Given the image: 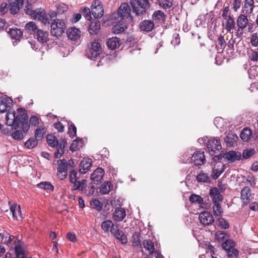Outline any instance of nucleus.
Wrapping results in <instances>:
<instances>
[{"label": "nucleus", "mask_w": 258, "mask_h": 258, "mask_svg": "<svg viewBox=\"0 0 258 258\" xmlns=\"http://www.w3.org/2000/svg\"><path fill=\"white\" fill-rule=\"evenodd\" d=\"M28 116L26 110L22 108H19L17 112L8 111L6 115V124L16 130L21 126L23 132L27 133L30 129V125L28 122Z\"/></svg>", "instance_id": "1"}, {"label": "nucleus", "mask_w": 258, "mask_h": 258, "mask_svg": "<svg viewBox=\"0 0 258 258\" xmlns=\"http://www.w3.org/2000/svg\"><path fill=\"white\" fill-rule=\"evenodd\" d=\"M133 11L137 15L144 14L148 8L149 3L148 0H132L130 2Z\"/></svg>", "instance_id": "2"}, {"label": "nucleus", "mask_w": 258, "mask_h": 258, "mask_svg": "<svg viewBox=\"0 0 258 258\" xmlns=\"http://www.w3.org/2000/svg\"><path fill=\"white\" fill-rule=\"evenodd\" d=\"M56 17V13L55 12H50L48 14L46 13L44 11H40L36 10L35 14L34 15V18L38 19L44 24H49L50 21H53V19Z\"/></svg>", "instance_id": "3"}, {"label": "nucleus", "mask_w": 258, "mask_h": 258, "mask_svg": "<svg viewBox=\"0 0 258 258\" xmlns=\"http://www.w3.org/2000/svg\"><path fill=\"white\" fill-rule=\"evenodd\" d=\"M65 28L66 25L64 21L58 19L51 23L50 33L52 35L57 37L62 34Z\"/></svg>", "instance_id": "4"}, {"label": "nucleus", "mask_w": 258, "mask_h": 258, "mask_svg": "<svg viewBox=\"0 0 258 258\" xmlns=\"http://www.w3.org/2000/svg\"><path fill=\"white\" fill-rule=\"evenodd\" d=\"M235 242L231 240H226L225 242L222 243V248L226 251L227 255L229 257L236 256L239 253L238 249L235 248Z\"/></svg>", "instance_id": "5"}, {"label": "nucleus", "mask_w": 258, "mask_h": 258, "mask_svg": "<svg viewBox=\"0 0 258 258\" xmlns=\"http://www.w3.org/2000/svg\"><path fill=\"white\" fill-rule=\"evenodd\" d=\"M101 47L100 43L96 41H93L91 45V47L87 51L86 55L91 59L96 58L100 54Z\"/></svg>", "instance_id": "6"}, {"label": "nucleus", "mask_w": 258, "mask_h": 258, "mask_svg": "<svg viewBox=\"0 0 258 258\" xmlns=\"http://www.w3.org/2000/svg\"><path fill=\"white\" fill-rule=\"evenodd\" d=\"M207 147L211 154H214L216 151H219L222 148L220 140L214 137L209 139L207 143Z\"/></svg>", "instance_id": "7"}, {"label": "nucleus", "mask_w": 258, "mask_h": 258, "mask_svg": "<svg viewBox=\"0 0 258 258\" xmlns=\"http://www.w3.org/2000/svg\"><path fill=\"white\" fill-rule=\"evenodd\" d=\"M57 164V175L60 180H63L67 175L68 164L65 159L58 160Z\"/></svg>", "instance_id": "8"}, {"label": "nucleus", "mask_w": 258, "mask_h": 258, "mask_svg": "<svg viewBox=\"0 0 258 258\" xmlns=\"http://www.w3.org/2000/svg\"><path fill=\"white\" fill-rule=\"evenodd\" d=\"M91 13L93 16L96 19L102 17L104 14L103 6L99 1H95L92 5Z\"/></svg>", "instance_id": "9"}, {"label": "nucleus", "mask_w": 258, "mask_h": 258, "mask_svg": "<svg viewBox=\"0 0 258 258\" xmlns=\"http://www.w3.org/2000/svg\"><path fill=\"white\" fill-rule=\"evenodd\" d=\"M206 161L204 152L202 151H196L192 155L189 161L194 162L197 166L202 165Z\"/></svg>", "instance_id": "10"}, {"label": "nucleus", "mask_w": 258, "mask_h": 258, "mask_svg": "<svg viewBox=\"0 0 258 258\" xmlns=\"http://www.w3.org/2000/svg\"><path fill=\"white\" fill-rule=\"evenodd\" d=\"M200 223L204 226L211 225L214 221L212 214L208 211H204L201 213L199 217Z\"/></svg>", "instance_id": "11"}, {"label": "nucleus", "mask_w": 258, "mask_h": 258, "mask_svg": "<svg viewBox=\"0 0 258 258\" xmlns=\"http://www.w3.org/2000/svg\"><path fill=\"white\" fill-rule=\"evenodd\" d=\"M236 23L238 27L237 31H243L249 24L247 15L244 14H240L237 18Z\"/></svg>", "instance_id": "12"}, {"label": "nucleus", "mask_w": 258, "mask_h": 258, "mask_svg": "<svg viewBox=\"0 0 258 258\" xmlns=\"http://www.w3.org/2000/svg\"><path fill=\"white\" fill-rule=\"evenodd\" d=\"M224 158L230 163L240 160L241 158L240 152L235 151H230L226 152L223 155Z\"/></svg>", "instance_id": "13"}, {"label": "nucleus", "mask_w": 258, "mask_h": 258, "mask_svg": "<svg viewBox=\"0 0 258 258\" xmlns=\"http://www.w3.org/2000/svg\"><path fill=\"white\" fill-rule=\"evenodd\" d=\"M241 199L244 205H247L252 200L251 190L248 186H244L241 190Z\"/></svg>", "instance_id": "14"}, {"label": "nucleus", "mask_w": 258, "mask_h": 258, "mask_svg": "<svg viewBox=\"0 0 258 258\" xmlns=\"http://www.w3.org/2000/svg\"><path fill=\"white\" fill-rule=\"evenodd\" d=\"M118 15L122 19L128 18L131 15V8L127 3H122L118 10Z\"/></svg>", "instance_id": "15"}, {"label": "nucleus", "mask_w": 258, "mask_h": 258, "mask_svg": "<svg viewBox=\"0 0 258 258\" xmlns=\"http://www.w3.org/2000/svg\"><path fill=\"white\" fill-rule=\"evenodd\" d=\"M67 33L68 38L74 41L79 40L81 36L80 30L76 28H69Z\"/></svg>", "instance_id": "16"}, {"label": "nucleus", "mask_w": 258, "mask_h": 258, "mask_svg": "<svg viewBox=\"0 0 258 258\" xmlns=\"http://www.w3.org/2000/svg\"><path fill=\"white\" fill-rule=\"evenodd\" d=\"M210 196L212 199L213 204L219 203L223 201V196L216 187H213L210 189Z\"/></svg>", "instance_id": "17"}, {"label": "nucleus", "mask_w": 258, "mask_h": 258, "mask_svg": "<svg viewBox=\"0 0 258 258\" xmlns=\"http://www.w3.org/2000/svg\"><path fill=\"white\" fill-rule=\"evenodd\" d=\"M166 16L164 13L160 10L155 11L152 15V18L156 23L161 24L164 22Z\"/></svg>", "instance_id": "18"}, {"label": "nucleus", "mask_w": 258, "mask_h": 258, "mask_svg": "<svg viewBox=\"0 0 258 258\" xmlns=\"http://www.w3.org/2000/svg\"><path fill=\"white\" fill-rule=\"evenodd\" d=\"M92 166V160L90 158L82 160L80 164L79 171L85 174L89 171Z\"/></svg>", "instance_id": "19"}, {"label": "nucleus", "mask_w": 258, "mask_h": 258, "mask_svg": "<svg viewBox=\"0 0 258 258\" xmlns=\"http://www.w3.org/2000/svg\"><path fill=\"white\" fill-rule=\"evenodd\" d=\"M155 27L153 21L145 20L140 23V28L142 31L149 32L151 31Z\"/></svg>", "instance_id": "20"}, {"label": "nucleus", "mask_w": 258, "mask_h": 258, "mask_svg": "<svg viewBox=\"0 0 258 258\" xmlns=\"http://www.w3.org/2000/svg\"><path fill=\"white\" fill-rule=\"evenodd\" d=\"M126 214L124 209L117 208L113 214V219L116 221H121L125 217Z\"/></svg>", "instance_id": "21"}, {"label": "nucleus", "mask_w": 258, "mask_h": 258, "mask_svg": "<svg viewBox=\"0 0 258 258\" xmlns=\"http://www.w3.org/2000/svg\"><path fill=\"white\" fill-rule=\"evenodd\" d=\"M120 44V40L117 37L110 38L107 39L106 42L107 47L111 50H114L118 48Z\"/></svg>", "instance_id": "22"}, {"label": "nucleus", "mask_w": 258, "mask_h": 258, "mask_svg": "<svg viewBox=\"0 0 258 258\" xmlns=\"http://www.w3.org/2000/svg\"><path fill=\"white\" fill-rule=\"evenodd\" d=\"M111 233L112 234L114 237L119 240L122 244H125L127 242V238L123 232L117 228V226L114 229H112L111 231Z\"/></svg>", "instance_id": "23"}, {"label": "nucleus", "mask_w": 258, "mask_h": 258, "mask_svg": "<svg viewBox=\"0 0 258 258\" xmlns=\"http://www.w3.org/2000/svg\"><path fill=\"white\" fill-rule=\"evenodd\" d=\"M254 8V0H245L242 12L244 13V14L250 15L253 12Z\"/></svg>", "instance_id": "24"}, {"label": "nucleus", "mask_w": 258, "mask_h": 258, "mask_svg": "<svg viewBox=\"0 0 258 258\" xmlns=\"http://www.w3.org/2000/svg\"><path fill=\"white\" fill-rule=\"evenodd\" d=\"M104 174V170L102 168L98 167L91 174V179L94 182L99 181L103 178Z\"/></svg>", "instance_id": "25"}, {"label": "nucleus", "mask_w": 258, "mask_h": 258, "mask_svg": "<svg viewBox=\"0 0 258 258\" xmlns=\"http://www.w3.org/2000/svg\"><path fill=\"white\" fill-rule=\"evenodd\" d=\"M67 141L65 139L61 140V142L58 145L57 147L56 151L54 152V157L56 158H58L63 154L64 152V148L67 145Z\"/></svg>", "instance_id": "26"}, {"label": "nucleus", "mask_w": 258, "mask_h": 258, "mask_svg": "<svg viewBox=\"0 0 258 258\" xmlns=\"http://www.w3.org/2000/svg\"><path fill=\"white\" fill-rule=\"evenodd\" d=\"M36 37L38 41L42 43H46L48 40V33L42 30H37Z\"/></svg>", "instance_id": "27"}, {"label": "nucleus", "mask_w": 258, "mask_h": 258, "mask_svg": "<svg viewBox=\"0 0 258 258\" xmlns=\"http://www.w3.org/2000/svg\"><path fill=\"white\" fill-rule=\"evenodd\" d=\"M100 29V22L98 20L92 22L89 26V31L91 34L95 35L97 34Z\"/></svg>", "instance_id": "28"}, {"label": "nucleus", "mask_w": 258, "mask_h": 258, "mask_svg": "<svg viewBox=\"0 0 258 258\" xmlns=\"http://www.w3.org/2000/svg\"><path fill=\"white\" fill-rule=\"evenodd\" d=\"M237 139L238 137L235 134L229 132L225 139V142L227 146L231 147L236 142Z\"/></svg>", "instance_id": "29"}, {"label": "nucleus", "mask_w": 258, "mask_h": 258, "mask_svg": "<svg viewBox=\"0 0 258 258\" xmlns=\"http://www.w3.org/2000/svg\"><path fill=\"white\" fill-rule=\"evenodd\" d=\"M25 28L27 33L30 34H36L37 30H39L38 26L34 22H29L27 23L25 25Z\"/></svg>", "instance_id": "30"}, {"label": "nucleus", "mask_w": 258, "mask_h": 258, "mask_svg": "<svg viewBox=\"0 0 258 258\" xmlns=\"http://www.w3.org/2000/svg\"><path fill=\"white\" fill-rule=\"evenodd\" d=\"M10 210L14 218H15L17 220H21L22 219V214L20 206L17 207L16 205H12Z\"/></svg>", "instance_id": "31"}, {"label": "nucleus", "mask_w": 258, "mask_h": 258, "mask_svg": "<svg viewBox=\"0 0 258 258\" xmlns=\"http://www.w3.org/2000/svg\"><path fill=\"white\" fill-rule=\"evenodd\" d=\"M143 245L149 254H152L154 252L155 245L150 239L145 240L143 242Z\"/></svg>", "instance_id": "32"}, {"label": "nucleus", "mask_w": 258, "mask_h": 258, "mask_svg": "<svg viewBox=\"0 0 258 258\" xmlns=\"http://www.w3.org/2000/svg\"><path fill=\"white\" fill-rule=\"evenodd\" d=\"M72 183H73V186L72 188L73 190H80L83 191L86 188L87 181L85 179H82L81 181L77 180L76 182Z\"/></svg>", "instance_id": "33"}, {"label": "nucleus", "mask_w": 258, "mask_h": 258, "mask_svg": "<svg viewBox=\"0 0 258 258\" xmlns=\"http://www.w3.org/2000/svg\"><path fill=\"white\" fill-rule=\"evenodd\" d=\"M101 227L102 229L105 232H110L112 229H114L115 228L114 224L111 220H105L104 221L101 225Z\"/></svg>", "instance_id": "34"}, {"label": "nucleus", "mask_w": 258, "mask_h": 258, "mask_svg": "<svg viewBox=\"0 0 258 258\" xmlns=\"http://www.w3.org/2000/svg\"><path fill=\"white\" fill-rule=\"evenodd\" d=\"M251 130L247 127H245L242 130L240 137L243 141L248 142L251 139Z\"/></svg>", "instance_id": "35"}, {"label": "nucleus", "mask_w": 258, "mask_h": 258, "mask_svg": "<svg viewBox=\"0 0 258 258\" xmlns=\"http://www.w3.org/2000/svg\"><path fill=\"white\" fill-rule=\"evenodd\" d=\"M8 33L12 39L19 40L23 35L22 31L18 28L10 29Z\"/></svg>", "instance_id": "36"}, {"label": "nucleus", "mask_w": 258, "mask_h": 258, "mask_svg": "<svg viewBox=\"0 0 258 258\" xmlns=\"http://www.w3.org/2000/svg\"><path fill=\"white\" fill-rule=\"evenodd\" d=\"M15 251L16 258H25V253L23 247L19 243V241L17 243L15 242Z\"/></svg>", "instance_id": "37"}, {"label": "nucleus", "mask_w": 258, "mask_h": 258, "mask_svg": "<svg viewBox=\"0 0 258 258\" xmlns=\"http://www.w3.org/2000/svg\"><path fill=\"white\" fill-rule=\"evenodd\" d=\"M225 20L226 21L225 28L227 32H230L235 26V22L234 19L232 16H229V18H227V19Z\"/></svg>", "instance_id": "38"}, {"label": "nucleus", "mask_w": 258, "mask_h": 258, "mask_svg": "<svg viewBox=\"0 0 258 258\" xmlns=\"http://www.w3.org/2000/svg\"><path fill=\"white\" fill-rule=\"evenodd\" d=\"M46 140L49 146L52 147L57 146L59 144L56 138L52 135H47L46 136Z\"/></svg>", "instance_id": "39"}, {"label": "nucleus", "mask_w": 258, "mask_h": 258, "mask_svg": "<svg viewBox=\"0 0 258 258\" xmlns=\"http://www.w3.org/2000/svg\"><path fill=\"white\" fill-rule=\"evenodd\" d=\"M112 188V185L110 182H105L102 184L100 189V192L102 194H108Z\"/></svg>", "instance_id": "40"}, {"label": "nucleus", "mask_w": 258, "mask_h": 258, "mask_svg": "<svg viewBox=\"0 0 258 258\" xmlns=\"http://www.w3.org/2000/svg\"><path fill=\"white\" fill-rule=\"evenodd\" d=\"M45 133L46 131L45 127H42L37 128L35 131V139L37 141L41 140L43 138Z\"/></svg>", "instance_id": "41"}, {"label": "nucleus", "mask_w": 258, "mask_h": 258, "mask_svg": "<svg viewBox=\"0 0 258 258\" xmlns=\"http://www.w3.org/2000/svg\"><path fill=\"white\" fill-rule=\"evenodd\" d=\"M213 209L214 215L215 216H221L223 212V210L220 205V203L213 204Z\"/></svg>", "instance_id": "42"}, {"label": "nucleus", "mask_w": 258, "mask_h": 258, "mask_svg": "<svg viewBox=\"0 0 258 258\" xmlns=\"http://www.w3.org/2000/svg\"><path fill=\"white\" fill-rule=\"evenodd\" d=\"M38 186L48 191H53L54 189V186L49 182H41L38 184Z\"/></svg>", "instance_id": "43"}, {"label": "nucleus", "mask_w": 258, "mask_h": 258, "mask_svg": "<svg viewBox=\"0 0 258 258\" xmlns=\"http://www.w3.org/2000/svg\"><path fill=\"white\" fill-rule=\"evenodd\" d=\"M217 43V47L218 48V50H219V47L220 46V49L221 50V51H222L226 45V43L224 40L223 36L220 35L218 36Z\"/></svg>", "instance_id": "44"}, {"label": "nucleus", "mask_w": 258, "mask_h": 258, "mask_svg": "<svg viewBox=\"0 0 258 258\" xmlns=\"http://www.w3.org/2000/svg\"><path fill=\"white\" fill-rule=\"evenodd\" d=\"M125 27L123 24H116L112 28V31L114 34H119L124 31Z\"/></svg>", "instance_id": "45"}, {"label": "nucleus", "mask_w": 258, "mask_h": 258, "mask_svg": "<svg viewBox=\"0 0 258 258\" xmlns=\"http://www.w3.org/2000/svg\"><path fill=\"white\" fill-rule=\"evenodd\" d=\"M160 7L164 9H168L171 8L173 5L172 0H158Z\"/></svg>", "instance_id": "46"}, {"label": "nucleus", "mask_w": 258, "mask_h": 258, "mask_svg": "<svg viewBox=\"0 0 258 258\" xmlns=\"http://www.w3.org/2000/svg\"><path fill=\"white\" fill-rule=\"evenodd\" d=\"M199 182H208L210 181V178L208 175L201 171L196 177Z\"/></svg>", "instance_id": "47"}, {"label": "nucleus", "mask_w": 258, "mask_h": 258, "mask_svg": "<svg viewBox=\"0 0 258 258\" xmlns=\"http://www.w3.org/2000/svg\"><path fill=\"white\" fill-rule=\"evenodd\" d=\"M189 201L193 203H198L199 204H202L204 202L203 199L200 196L192 194L189 197Z\"/></svg>", "instance_id": "48"}, {"label": "nucleus", "mask_w": 258, "mask_h": 258, "mask_svg": "<svg viewBox=\"0 0 258 258\" xmlns=\"http://www.w3.org/2000/svg\"><path fill=\"white\" fill-rule=\"evenodd\" d=\"M38 144V141L35 138H30L25 143V146L29 149H32Z\"/></svg>", "instance_id": "49"}, {"label": "nucleus", "mask_w": 258, "mask_h": 258, "mask_svg": "<svg viewBox=\"0 0 258 258\" xmlns=\"http://www.w3.org/2000/svg\"><path fill=\"white\" fill-rule=\"evenodd\" d=\"M90 205L93 208L96 209L98 211H101L102 209V204L97 199L92 200L90 202Z\"/></svg>", "instance_id": "50"}, {"label": "nucleus", "mask_w": 258, "mask_h": 258, "mask_svg": "<svg viewBox=\"0 0 258 258\" xmlns=\"http://www.w3.org/2000/svg\"><path fill=\"white\" fill-rule=\"evenodd\" d=\"M255 151L253 149H248L243 151L242 153V157L244 159H247L254 155Z\"/></svg>", "instance_id": "51"}, {"label": "nucleus", "mask_w": 258, "mask_h": 258, "mask_svg": "<svg viewBox=\"0 0 258 258\" xmlns=\"http://www.w3.org/2000/svg\"><path fill=\"white\" fill-rule=\"evenodd\" d=\"M250 43L253 47L258 46V35L257 33H253L250 37Z\"/></svg>", "instance_id": "52"}, {"label": "nucleus", "mask_w": 258, "mask_h": 258, "mask_svg": "<svg viewBox=\"0 0 258 258\" xmlns=\"http://www.w3.org/2000/svg\"><path fill=\"white\" fill-rule=\"evenodd\" d=\"M218 225L222 228L224 229H227L229 228V224L227 220L224 218L220 217L218 219Z\"/></svg>", "instance_id": "53"}, {"label": "nucleus", "mask_w": 258, "mask_h": 258, "mask_svg": "<svg viewBox=\"0 0 258 258\" xmlns=\"http://www.w3.org/2000/svg\"><path fill=\"white\" fill-rule=\"evenodd\" d=\"M80 12L82 13L83 15L85 17V18L89 21H90L91 19V14H92L90 10L88 8H83L81 9L80 10Z\"/></svg>", "instance_id": "54"}, {"label": "nucleus", "mask_w": 258, "mask_h": 258, "mask_svg": "<svg viewBox=\"0 0 258 258\" xmlns=\"http://www.w3.org/2000/svg\"><path fill=\"white\" fill-rule=\"evenodd\" d=\"M76 133L77 128L73 123H72L69 127L68 134L70 137L73 138L76 136Z\"/></svg>", "instance_id": "55"}, {"label": "nucleus", "mask_w": 258, "mask_h": 258, "mask_svg": "<svg viewBox=\"0 0 258 258\" xmlns=\"http://www.w3.org/2000/svg\"><path fill=\"white\" fill-rule=\"evenodd\" d=\"M21 8L16 3H12L10 4V11L12 14H15L19 12L20 9Z\"/></svg>", "instance_id": "56"}, {"label": "nucleus", "mask_w": 258, "mask_h": 258, "mask_svg": "<svg viewBox=\"0 0 258 258\" xmlns=\"http://www.w3.org/2000/svg\"><path fill=\"white\" fill-rule=\"evenodd\" d=\"M25 11L27 14L32 16L34 18V15L35 14L36 10L35 11L33 10L31 4L27 2V5L25 6Z\"/></svg>", "instance_id": "57"}, {"label": "nucleus", "mask_w": 258, "mask_h": 258, "mask_svg": "<svg viewBox=\"0 0 258 258\" xmlns=\"http://www.w3.org/2000/svg\"><path fill=\"white\" fill-rule=\"evenodd\" d=\"M12 137L13 139L16 140H21L23 138V134L22 131L20 130H17L12 134Z\"/></svg>", "instance_id": "58"}, {"label": "nucleus", "mask_w": 258, "mask_h": 258, "mask_svg": "<svg viewBox=\"0 0 258 258\" xmlns=\"http://www.w3.org/2000/svg\"><path fill=\"white\" fill-rule=\"evenodd\" d=\"M78 173L76 171L73 170L69 174L70 181L71 183L75 182L79 178L77 176Z\"/></svg>", "instance_id": "59"}, {"label": "nucleus", "mask_w": 258, "mask_h": 258, "mask_svg": "<svg viewBox=\"0 0 258 258\" xmlns=\"http://www.w3.org/2000/svg\"><path fill=\"white\" fill-rule=\"evenodd\" d=\"M68 6L64 4H60L57 7V12L58 14H62L68 10Z\"/></svg>", "instance_id": "60"}, {"label": "nucleus", "mask_w": 258, "mask_h": 258, "mask_svg": "<svg viewBox=\"0 0 258 258\" xmlns=\"http://www.w3.org/2000/svg\"><path fill=\"white\" fill-rule=\"evenodd\" d=\"M249 58L251 61H256L258 60V51L252 50L251 54L249 56Z\"/></svg>", "instance_id": "61"}, {"label": "nucleus", "mask_w": 258, "mask_h": 258, "mask_svg": "<svg viewBox=\"0 0 258 258\" xmlns=\"http://www.w3.org/2000/svg\"><path fill=\"white\" fill-rule=\"evenodd\" d=\"M241 5V0H234L233 3V9L237 12V10L240 8Z\"/></svg>", "instance_id": "62"}, {"label": "nucleus", "mask_w": 258, "mask_h": 258, "mask_svg": "<svg viewBox=\"0 0 258 258\" xmlns=\"http://www.w3.org/2000/svg\"><path fill=\"white\" fill-rule=\"evenodd\" d=\"M54 127L59 132H62L64 131V126L59 121L54 123Z\"/></svg>", "instance_id": "63"}, {"label": "nucleus", "mask_w": 258, "mask_h": 258, "mask_svg": "<svg viewBox=\"0 0 258 258\" xmlns=\"http://www.w3.org/2000/svg\"><path fill=\"white\" fill-rule=\"evenodd\" d=\"M30 123L33 126H36L39 124V118L35 115H33L30 119Z\"/></svg>", "instance_id": "64"}]
</instances>
